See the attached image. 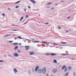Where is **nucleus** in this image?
Wrapping results in <instances>:
<instances>
[{
	"mask_svg": "<svg viewBox=\"0 0 76 76\" xmlns=\"http://www.w3.org/2000/svg\"><path fill=\"white\" fill-rule=\"evenodd\" d=\"M46 56H48L49 55H50V54L49 53H46Z\"/></svg>",
	"mask_w": 76,
	"mask_h": 76,
	"instance_id": "obj_25",
	"label": "nucleus"
},
{
	"mask_svg": "<svg viewBox=\"0 0 76 76\" xmlns=\"http://www.w3.org/2000/svg\"><path fill=\"white\" fill-rule=\"evenodd\" d=\"M50 76H54L53 75H51Z\"/></svg>",
	"mask_w": 76,
	"mask_h": 76,
	"instance_id": "obj_54",
	"label": "nucleus"
},
{
	"mask_svg": "<svg viewBox=\"0 0 76 76\" xmlns=\"http://www.w3.org/2000/svg\"><path fill=\"white\" fill-rule=\"evenodd\" d=\"M53 62L54 63H57V61L56 60H54Z\"/></svg>",
	"mask_w": 76,
	"mask_h": 76,
	"instance_id": "obj_16",
	"label": "nucleus"
},
{
	"mask_svg": "<svg viewBox=\"0 0 76 76\" xmlns=\"http://www.w3.org/2000/svg\"><path fill=\"white\" fill-rule=\"evenodd\" d=\"M35 42H37V43H39V42H38V41H35Z\"/></svg>",
	"mask_w": 76,
	"mask_h": 76,
	"instance_id": "obj_35",
	"label": "nucleus"
},
{
	"mask_svg": "<svg viewBox=\"0 0 76 76\" xmlns=\"http://www.w3.org/2000/svg\"><path fill=\"white\" fill-rule=\"evenodd\" d=\"M11 31H12V32H13V31H17V30H12Z\"/></svg>",
	"mask_w": 76,
	"mask_h": 76,
	"instance_id": "obj_27",
	"label": "nucleus"
},
{
	"mask_svg": "<svg viewBox=\"0 0 76 76\" xmlns=\"http://www.w3.org/2000/svg\"><path fill=\"white\" fill-rule=\"evenodd\" d=\"M18 53H20V51L19 50H18Z\"/></svg>",
	"mask_w": 76,
	"mask_h": 76,
	"instance_id": "obj_40",
	"label": "nucleus"
},
{
	"mask_svg": "<svg viewBox=\"0 0 76 76\" xmlns=\"http://www.w3.org/2000/svg\"><path fill=\"white\" fill-rule=\"evenodd\" d=\"M69 18H70V17H68L67 18V19H69Z\"/></svg>",
	"mask_w": 76,
	"mask_h": 76,
	"instance_id": "obj_51",
	"label": "nucleus"
},
{
	"mask_svg": "<svg viewBox=\"0 0 76 76\" xmlns=\"http://www.w3.org/2000/svg\"><path fill=\"white\" fill-rule=\"evenodd\" d=\"M8 10H10V9H9V8H8Z\"/></svg>",
	"mask_w": 76,
	"mask_h": 76,
	"instance_id": "obj_53",
	"label": "nucleus"
},
{
	"mask_svg": "<svg viewBox=\"0 0 76 76\" xmlns=\"http://www.w3.org/2000/svg\"><path fill=\"white\" fill-rule=\"evenodd\" d=\"M28 9H31V7L29 6H28Z\"/></svg>",
	"mask_w": 76,
	"mask_h": 76,
	"instance_id": "obj_37",
	"label": "nucleus"
},
{
	"mask_svg": "<svg viewBox=\"0 0 76 76\" xmlns=\"http://www.w3.org/2000/svg\"><path fill=\"white\" fill-rule=\"evenodd\" d=\"M13 44L14 45H15V46H16V45H16V44H18V43H13Z\"/></svg>",
	"mask_w": 76,
	"mask_h": 76,
	"instance_id": "obj_17",
	"label": "nucleus"
},
{
	"mask_svg": "<svg viewBox=\"0 0 76 76\" xmlns=\"http://www.w3.org/2000/svg\"><path fill=\"white\" fill-rule=\"evenodd\" d=\"M23 19V17H22L20 20V21H22Z\"/></svg>",
	"mask_w": 76,
	"mask_h": 76,
	"instance_id": "obj_14",
	"label": "nucleus"
},
{
	"mask_svg": "<svg viewBox=\"0 0 76 76\" xmlns=\"http://www.w3.org/2000/svg\"><path fill=\"white\" fill-rule=\"evenodd\" d=\"M74 76H75V72H74Z\"/></svg>",
	"mask_w": 76,
	"mask_h": 76,
	"instance_id": "obj_41",
	"label": "nucleus"
},
{
	"mask_svg": "<svg viewBox=\"0 0 76 76\" xmlns=\"http://www.w3.org/2000/svg\"><path fill=\"white\" fill-rule=\"evenodd\" d=\"M34 54V52H31L30 53L29 55L30 56H32V55H33V54Z\"/></svg>",
	"mask_w": 76,
	"mask_h": 76,
	"instance_id": "obj_12",
	"label": "nucleus"
},
{
	"mask_svg": "<svg viewBox=\"0 0 76 76\" xmlns=\"http://www.w3.org/2000/svg\"><path fill=\"white\" fill-rule=\"evenodd\" d=\"M20 2V1H18V2H16V3H15V4H17V3H19Z\"/></svg>",
	"mask_w": 76,
	"mask_h": 76,
	"instance_id": "obj_23",
	"label": "nucleus"
},
{
	"mask_svg": "<svg viewBox=\"0 0 76 76\" xmlns=\"http://www.w3.org/2000/svg\"><path fill=\"white\" fill-rule=\"evenodd\" d=\"M51 9H52V10L54 9V8H51Z\"/></svg>",
	"mask_w": 76,
	"mask_h": 76,
	"instance_id": "obj_50",
	"label": "nucleus"
},
{
	"mask_svg": "<svg viewBox=\"0 0 76 76\" xmlns=\"http://www.w3.org/2000/svg\"><path fill=\"white\" fill-rule=\"evenodd\" d=\"M18 46H16V47H15V48H14V50H16V49H18Z\"/></svg>",
	"mask_w": 76,
	"mask_h": 76,
	"instance_id": "obj_18",
	"label": "nucleus"
},
{
	"mask_svg": "<svg viewBox=\"0 0 76 76\" xmlns=\"http://www.w3.org/2000/svg\"><path fill=\"white\" fill-rule=\"evenodd\" d=\"M61 2H63V1H61Z\"/></svg>",
	"mask_w": 76,
	"mask_h": 76,
	"instance_id": "obj_58",
	"label": "nucleus"
},
{
	"mask_svg": "<svg viewBox=\"0 0 76 76\" xmlns=\"http://www.w3.org/2000/svg\"><path fill=\"white\" fill-rule=\"evenodd\" d=\"M14 57H18L19 56V55H18V54L15 53H14Z\"/></svg>",
	"mask_w": 76,
	"mask_h": 76,
	"instance_id": "obj_5",
	"label": "nucleus"
},
{
	"mask_svg": "<svg viewBox=\"0 0 76 76\" xmlns=\"http://www.w3.org/2000/svg\"><path fill=\"white\" fill-rule=\"evenodd\" d=\"M17 38L19 39H22V38H21L20 37H17Z\"/></svg>",
	"mask_w": 76,
	"mask_h": 76,
	"instance_id": "obj_20",
	"label": "nucleus"
},
{
	"mask_svg": "<svg viewBox=\"0 0 76 76\" xmlns=\"http://www.w3.org/2000/svg\"><path fill=\"white\" fill-rule=\"evenodd\" d=\"M68 75H69V73L66 72L64 76H68Z\"/></svg>",
	"mask_w": 76,
	"mask_h": 76,
	"instance_id": "obj_13",
	"label": "nucleus"
},
{
	"mask_svg": "<svg viewBox=\"0 0 76 76\" xmlns=\"http://www.w3.org/2000/svg\"><path fill=\"white\" fill-rule=\"evenodd\" d=\"M3 62H4V61L0 60V63H3Z\"/></svg>",
	"mask_w": 76,
	"mask_h": 76,
	"instance_id": "obj_22",
	"label": "nucleus"
},
{
	"mask_svg": "<svg viewBox=\"0 0 76 76\" xmlns=\"http://www.w3.org/2000/svg\"><path fill=\"white\" fill-rule=\"evenodd\" d=\"M39 68V66H38L36 67L35 69V71L36 72H37L38 71V69Z\"/></svg>",
	"mask_w": 76,
	"mask_h": 76,
	"instance_id": "obj_6",
	"label": "nucleus"
},
{
	"mask_svg": "<svg viewBox=\"0 0 76 76\" xmlns=\"http://www.w3.org/2000/svg\"><path fill=\"white\" fill-rule=\"evenodd\" d=\"M13 42V41H9V42H10V43H11L12 42Z\"/></svg>",
	"mask_w": 76,
	"mask_h": 76,
	"instance_id": "obj_32",
	"label": "nucleus"
},
{
	"mask_svg": "<svg viewBox=\"0 0 76 76\" xmlns=\"http://www.w3.org/2000/svg\"><path fill=\"white\" fill-rule=\"evenodd\" d=\"M46 76H48V74H47Z\"/></svg>",
	"mask_w": 76,
	"mask_h": 76,
	"instance_id": "obj_45",
	"label": "nucleus"
},
{
	"mask_svg": "<svg viewBox=\"0 0 76 76\" xmlns=\"http://www.w3.org/2000/svg\"><path fill=\"white\" fill-rule=\"evenodd\" d=\"M26 9H24V11L25 12H26Z\"/></svg>",
	"mask_w": 76,
	"mask_h": 76,
	"instance_id": "obj_44",
	"label": "nucleus"
},
{
	"mask_svg": "<svg viewBox=\"0 0 76 76\" xmlns=\"http://www.w3.org/2000/svg\"><path fill=\"white\" fill-rule=\"evenodd\" d=\"M30 1L32 2V3H33L34 4H35L37 3L36 1H33L32 0H30Z\"/></svg>",
	"mask_w": 76,
	"mask_h": 76,
	"instance_id": "obj_4",
	"label": "nucleus"
},
{
	"mask_svg": "<svg viewBox=\"0 0 76 76\" xmlns=\"http://www.w3.org/2000/svg\"><path fill=\"white\" fill-rule=\"evenodd\" d=\"M52 4V3H49L47 4V5H49V4Z\"/></svg>",
	"mask_w": 76,
	"mask_h": 76,
	"instance_id": "obj_19",
	"label": "nucleus"
},
{
	"mask_svg": "<svg viewBox=\"0 0 76 76\" xmlns=\"http://www.w3.org/2000/svg\"><path fill=\"white\" fill-rule=\"evenodd\" d=\"M30 47L29 46H25V48L26 50H28L29 48Z\"/></svg>",
	"mask_w": 76,
	"mask_h": 76,
	"instance_id": "obj_2",
	"label": "nucleus"
},
{
	"mask_svg": "<svg viewBox=\"0 0 76 76\" xmlns=\"http://www.w3.org/2000/svg\"><path fill=\"white\" fill-rule=\"evenodd\" d=\"M14 71L15 74H16V73H18V70H17V69H14Z\"/></svg>",
	"mask_w": 76,
	"mask_h": 76,
	"instance_id": "obj_3",
	"label": "nucleus"
},
{
	"mask_svg": "<svg viewBox=\"0 0 76 76\" xmlns=\"http://www.w3.org/2000/svg\"><path fill=\"white\" fill-rule=\"evenodd\" d=\"M45 72H46V70L45 67H44L42 70V72L43 74H45Z\"/></svg>",
	"mask_w": 76,
	"mask_h": 76,
	"instance_id": "obj_1",
	"label": "nucleus"
},
{
	"mask_svg": "<svg viewBox=\"0 0 76 76\" xmlns=\"http://www.w3.org/2000/svg\"><path fill=\"white\" fill-rule=\"evenodd\" d=\"M28 74H29V75H31V71H28Z\"/></svg>",
	"mask_w": 76,
	"mask_h": 76,
	"instance_id": "obj_21",
	"label": "nucleus"
},
{
	"mask_svg": "<svg viewBox=\"0 0 76 76\" xmlns=\"http://www.w3.org/2000/svg\"><path fill=\"white\" fill-rule=\"evenodd\" d=\"M50 56H56V54L54 53H52L50 54Z\"/></svg>",
	"mask_w": 76,
	"mask_h": 76,
	"instance_id": "obj_10",
	"label": "nucleus"
},
{
	"mask_svg": "<svg viewBox=\"0 0 76 76\" xmlns=\"http://www.w3.org/2000/svg\"><path fill=\"white\" fill-rule=\"evenodd\" d=\"M61 55H62L63 56H65L64 54H61Z\"/></svg>",
	"mask_w": 76,
	"mask_h": 76,
	"instance_id": "obj_36",
	"label": "nucleus"
},
{
	"mask_svg": "<svg viewBox=\"0 0 76 76\" xmlns=\"http://www.w3.org/2000/svg\"><path fill=\"white\" fill-rule=\"evenodd\" d=\"M10 35L9 34L7 35L4 37V38H6L7 37H9Z\"/></svg>",
	"mask_w": 76,
	"mask_h": 76,
	"instance_id": "obj_15",
	"label": "nucleus"
},
{
	"mask_svg": "<svg viewBox=\"0 0 76 76\" xmlns=\"http://www.w3.org/2000/svg\"><path fill=\"white\" fill-rule=\"evenodd\" d=\"M26 18H28V15H26Z\"/></svg>",
	"mask_w": 76,
	"mask_h": 76,
	"instance_id": "obj_34",
	"label": "nucleus"
},
{
	"mask_svg": "<svg viewBox=\"0 0 76 76\" xmlns=\"http://www.w3.org/2000/svg\"><path fill=\"white\" fill-rule=\"evenodd\" d=\"M56 6H57V5H58V4H56Z\"/></svg>",
	"mask_w": 76,
	"mask_h": 76,
	"instance_id": "obj_48",
	"label": "nucleus"
},
{
	"mask_svg": "<svg viewBox=\"0 0 76 76\" xmlns=\"http://www.w3.org/2000/svg\"><path fill=\"white\" fill-rule=\"evenodd\" d=\"M65 54V55H68V53H65V54Z\"/></svg>",
	"mask_w": 76,
	"mask_h": 76,
	"instance_id": "obj_38",
	"label": "nucleus"
},
{
	"mask_svg": "<svg viewBox=\"0 0 76 76\" xmlns=\"http://www.w3.org/2000/svg\"><path fill=\"white\" fill-rule=\"evenodd\" d=\"M58 29H61V27L59 26L58 27Z\"/></svg>",
	"mask_w": 76,
	"mask_h": 76,
	"instance_id": "obj_39",
	"label": "nucleus"
},
{
	"mask_svg": "<svg viewBox=\"0 0 76 76\" xmlns=\"http://www.w3.org/2000/svg\"><path fill=\"white\" fill-rule=\"evenodd\" d=\"M13 26H16V25H12Z\"/></svg>",
	"mask_w": 76,
	"mask_h": 76,
	"instance_id": "obj_46",
	"label": "nucleus"
},
{
	"mask_svg": "<svg viewBox=\"0 0 76 76\" xmlns=\"http://www.w3.org/2000/svg\"><path fill=\"white\" fill-rule=\"evenodd\" d=\"M71 60H74V59H71Z\"/></svg>",
	"mask_w": 76,
	"mask_h": 76,
	"instance_id": "obj_52",
	"label": "nucleus"
},
{
	"mask_svg": "<svg viewBox=\"0 0 76 76\" xmlns=\"http://www.w3.org/2000/svg\"><path fill=\"white\" fill-rule=\"evenodd\" d=\"M41 43H42V44H50V43H48L47 42H41Z\"/></svg>",
	"mask_w": 76,
	"mask_h": 76,
	"instance_id": "obj_7",
	"label": "nucleus"
},
{
	"mask_svg": "<svg viewBox=\"0 0 76 76\" xmlns=\"http://www.w3.org/2000/svg\"><path fill=\"white\" fill-rule=\"evenodd\" d=\"M70 10H69V12H70Z\"/></svg>",
	"mask_w": 76,
	"mask_h": 76,
	"instance_id": "obj_57",
	"label": "nucleus"
},
{
	"mask_svg": "<svg viewBox=\"0 0 76 76\" xmlns=\"http://www.w3.org/2000/svg\"><path fill=\"white\" fill-rule=\"evenodd\" d=\"M28 23V22H27V23H24V25H26V23Z\"/></svg>",
	"mask_w": 76,
	"mask_h": 76,
	"instance_id": "obj_43",
	"label": "nucleus"
},
{
	"mask_svg": "<svg viewBox=\"0 0 76 76\" xmlns=\"http://www.w3.org/2000/svg\"><path fill=\"white\" fill-rule=\"evenodd\" d=\"M49 23L48 22L46 23H45V25H48Z\"/></svg>",
	"mask_w": 76,
	"mask_h": 76,
	"instance_id": "obj_30",
	"label": "nucleus"
},
{
	"mask_svg": "<svg viewBox=\"0 0 76 76\" xmlns=\"http://www.w3.org/2000/svg\"><path fill=\"white\" fill-rule=\"evenodd\" d=\"M33 40H35V39H33Z\"/></svg>",
	"mask_w": 76,
	"mask_h": 76,
	"instance_id": "obj_56",
	"label": "nucleus"
},
{
	"mask_svg": "<svg viewBox=\"0 0 76 76\" xmlns=\"http://www.w3.org/2000/svg\"><path fill=\"white\" fill-rule=\"evenodd\" d=\"M38 72L39 73H42V70L39 69V70Z\"/></svg>",
	"mask_w": 76,
	"mask_h": 76,
	"instance_id": "obj_8",
	"label": "nucleus"
},
{
	"mask_svg": "<svg viewBox=\"0 0 76 76\" xmlns=\"http://www.w3.org/2000/svg\"><path fill=\"white\" fill-rule=\"evenodd\" d=\"M26 40H27V41H31V40H29V39H26Z\"/></svg>",
	"mask_w": 76,
	"mask_h": 76,
	"instance_id": "obj_42",
	"label": "nucleus"
},
{
	"mask_svg": "<svg viewBox=\"0 0 76 76\" xmlns=\"http://www.w3.org/2000/svg\"><path fill=\"white\" fill-rule=\"evenodd\" d=\"M20 47H22V46H21Z\"/></svg>",
	"mask_w": 76,
	"mask_h": 76,
	"instance_id": "obj_60",
	"label": "nucleus"
},
{
	"mask_svg": "<svg viewBox=\"0 0 76 76\" xmlns=\"http://www.w3.org/2000/svg\"><path fill=\"white\" fill-rule=\"evenodd\" d=\"M66 71H67V68H66V69L64 70V72H66Z\"/></svg>",
	"mask_w": 76,
	"mask_h": 76,
	"instance_id": "obj_28",
	"label": "nucleus"
},
{
	"mask_svg": "<svg viewBox=\"0 0 76 76\" xmlns=\"http://www.w3.org/2000/svg\"><path fill=\"white\" fill-rule=\"evenodd\" d=\"M62 44H67V43L65 42H62Z\"/></svg>",
	"mask_w": 76,
	"mask_h": 76,
	"instance_id": "obj_31",
	"label": "nucleus"
},
{
	"mask_svg": "<svg viewBox=\"0 0 76 76\" xmlns=\"http://www.w3.org/2000/svg\"><path fill=\"white\" fill-rule=\"evenodd\" d=\"M69 70H71V67L70 66H69Z\"/></svg>",
	"mask_w": 76,
	"mask_h": 76,
	"instance_id": "obj_26",
	"label": "nucleus"
},
{
	"mask_svg": "<svg viewBox=\"0 0 76 76\" xmlns=\"http://www.w3.org/2000/svg\"><path fill=\"white\" fill-rule=\"evenodd\" d=\"M53 45H57V44H55V43H54L53 44Z\"/></svg>",
	"mask_w": 76,
	"mask_h": 76,
	"instance_id": "obj_24",
	"label": "nucleus"
},
{
	"mask_svg": "<svg viewBox=\"0 0 76 76\" xmlns=\"http://www.w3.org/2000/svg\"><path fill=\"white\" fill-rule=\"evenodd\" d=\"M57 71V69H54L53 70V73H56Z\"/></svg>",
	"mask_w": 76,
	"mask_h": 76,
	"instance_id": "obj_9",
	"label": "nucleus"
},
{
	"mask_svg": "<svg viewBox=\"0 0 76 76\" xmlns=\"http://www.w3.org/2000/svg\"><path fill=\"white\" fill-rule=\"evenodd\" d=\"M66 66H64L62 68L61 70H63V69H66Z\"/></svg>",
	"mask_w": 76,
	"mask_h": 76,
	"instance_id": "obj_11",
	"label": "nucleus"
},
{
	"mask_svg": "<svg viewBox=\"0 0 76 76\" xmlns=\"http://www.w3.org/2000/svg\"><path fill=\"white\" fill-rule=\"evenodd\" d=\"M15 35H13V36H14V37H15Z\"/></svg>",
	"mask_w": 76,
	"mask_h": 76,
	"instance_id": "obj_55",
	"label": "nucleus"
},
{
	"mask_svg": "<svg viewBox=\"0 0 76 76\" xmlns=\"http://www.w3.org/2000/svg\"><path fill=\"white\" fill-rule=\"evenodd\" d=\"M5 57H6V56L5 55Z\"/></svg>",
	"mask_w": 76,
	"mask_h": 76,
	"instance_id": "obj_59",
	"label": "nucleus"
},
{
	"mask_svg": "<svg viewBox=\"0 0 76 76\" xmlns=\"http://www.w3.org/2000/svg\"><path fill=\"white\" fill-rule=\"evenodd\" d=\"M69 32V31H66V32Z\"/></svg>",
	"mask_w": 76,
	"mask_h": 76,
	"instance_id": "obj_49",
	"label": "nucleus"
},
{
	"mask_svg": "<svg viewBox=\"0 0 76 76\" xmlns=\"http://www.w3.org/2000/svg\"><path fill=\"white\" fill-rule=\"evenodd\" d=\"M18 7H19L18 6H17L15 7V8H18Z\"/></svg>",
	"mask_w": 76,
	"mask_h": 76,
	"instance_id": "obj_33",
	"label": "nucleus"
},
{
	"mask_svg": "<svg viewBox=\"0 0 76 76\" xmlns=\"http://www.w3.org/2000/svg\"><path fill=\"white\" fill-rule=\"evenodd\" d=\"M19 45H21V43H20L19 44Z\"/></svg>",
	"mask_w": 76,
	"mask_h": 76,
	"instance_id": "obj_47",
	"label": "nucleus"
},
{
	"mask_svg": "<svg viewBox=\"0 0 76 76\" xmlns=\"http://www.w3.org/2000/svg\"><path fill=\"white\" fill-rule=\"evenodd\" d=\"M2 15L3 16H4V17L5 16V15H4V14H2Z\"/></svg>",
	"mask_w": 76,
	"mask_h": 76,
	"instance_id": "obj_29",
	"label": "nucleus"
}]
</instances>
